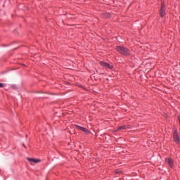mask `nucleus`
<instances>
[{
    "label": "nucleus",
    "instance_id": "obj_5",
    "mask_svg": "<svg viewBox=\"0 0 180 180\" xmlns=\"http://www.w3.org/2000/svg\"><path fill=\"white\" fill-rule=\"evenodd\" d=\"M165 4L162 1L161 8H160V16L161 18H164V15L165 14Z\"/></svg>",
    "mask_w": 180,
    "mask_h": 180
},
{
    "label": "nucleus",
    "instance_id": "obj_10",
    "mask_svg": "<svg viewBox=\"0 0 180 180\" xmlns=\"http://www.w3.org/2000/svg\"><path fill=\"white\" fill-rule=\"evenodd\" d=\"M0 88H4V84L0 83Z\"/></svg>",
    "mask_w": 180,
    "mask_h": 180
},
{
    "label": "nucleus",
    "instance_id": "obj_2",
    "mask_svg": "<svg viewBox=\"0 0 180 180\" xmlns=\"http://www.w3.org/2000/svg\"><path fill=\"white\" fill-rule=\"evenodd\" d=\"M173 139L174 141H175L176 144H179V136H178V131L176 129L174 130Z\"/></svg>",
    "mask_w": 180,
    "mask_h": 180
},
{
    "label": "nucleus",
    "instance_id": "obj_1",
    "mask_svg": "<svg viewBox=\"0 0 180 180\" xmlns=\"http://www.w3.org/2000/svg\"><path fill=\"white\" fill-rule=\"evenodd\" d=\"M116 50L117 51H118V53H120V54H122V56H130V50L123 46H117Z\"/></svg>",
    "mask_w": 180,
    "mask_h": 180
},
{
    "label": "nucleus",
    "instance_id": "obj_3",
    "mask_svg": "<svg viewBox=\"0 0 180 180\" xmlns=\"http://www.w3.org/2000/svg\"><path fill=\"white\" fill-rule=\"evenodd\" d=\"M101 65H102V67H104V68H107L108 70H112V68H113V65H111L110 64L106 63V62H100Z\"/></svg>",
    "mask_w": 180,
    "mask_h": 180
},
{
    "label": "nucleus",
    "instance_id": "obj_4",
    "mask_svg": "<svg viewBox=\"0 0 180 180\" xmlns=\"http://www.w3.org/2000/svg\"><path fill=\"white\" fill-rule=\"evenodd\" d=\"M101 65H102V67H104V68H107L108 70H112V68H113V65H111L110 64L106 63V62H100Z\"/></svg>",
    "mask_w": 180,
    "mask_h": 180
},
{
    "label": "nucleus",
    "instance_id": "obj_9",
    "mask_svg": "<svg viewBox=\"0 0 180 180\" xmlns=\"http://www.w3.org/2000/svg\"><path fill=\"white\" fill-rule=\"evenodd\" d=\"M118 130H126V125L119 127Z\"/></svg>",
    "mask_w": 180,
    "mask_h": 180
},
{
    "label": "nucleus",
    "instance_id": "obj_11",
    "mask_svg": "<svg viewBox=\"0 0 180 180\" xmlns=\"http://www.w3.org/2000/svg\"><path fill=\"white\" fill-rule=\"evenodd\" d=\"M107 18H110V15H108L107 16Z\"/></svg>",
    "mask_w": 180,
    "mask_h": 180
},
{
    "label": "nucleus",
    "instance_id": "obj_8",
    "mask_svg": "<svg viewBox=\"0 0 180 180\" xmlns=\"http://www.w3.org/2000/svg\"><path fill=\"white\" fill-rule=\"evenodd\" d=\"M79 130H82V131H84V133H89V131L86 128L82 127L81 126L77 125V127Z\"/></svg>",
    "mask_w": 180,
    "mask_h": 180
},
{
    "label": "nucleus",
    "instance_id": "obj_7",
    "mask_svg": "<svg viewBox=\"0 0 180 180\" xmlns=\"http://www.w3.org/2000/svg\"><path fill=\"white\" fill-rule=\"evenodd\" d=\"M166 161L171 168H174V160L168 158Z\"/></svg>",
    "mask_w": 180,
    "mask_h": 180
},
{
    "label": "nucleus",
    "instance_id": "obj_6",
    "mask_svg": "<svg viewBox=\"0 0 180 180\" xmlns=\"http://www.w3.org/2000/svg\"><path fill=\"white\" fill-rule=\"evenodd\" d=\"M27 161H29V162H30L31 165H34V164H37L38 162H40V160L33 159V158H27Z\"/></svg>",
    "mask_w": 180,
    "mask_h": 180
}]
</instances>
